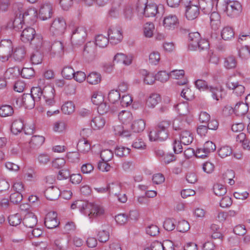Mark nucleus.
<instances>
[{"instance_id": "nucleus-1", "label": "nucleus", "mask_w": 250, "mask_h": 250, "mask_svg": "<svg viewBox=\"0 0 250 250\" xmlns=\"http://www.w3.org/2000/svg\"><path fill=\"white\" fill-rule=\"evenodd\" d=\"M71 208L72 209L78 208L82 214L91 221L103 218L106 213L105 209L102 205L83 200L75 201L71 204Z\"/></svg>"}, {"instance_id": "nucleus-2", "label": "nucleus", "mask_w": 250, "mask_h": 250, "mask_svg": "<svg viewBox=\"0 0 250 250\" xmlns=\"http://www.w3.org/2000/svg\"><path fill=\"white\" fill-rule=\"evenodd\" d=\"M32 92L37 100L41 102L42 101L45 105L52 106L55 105V90L53 86L47 85L42 89L40 87H32Z\"/></svg>"}, {"instance_id": "nucleus-3", "label": "nucleus", "mask_w": 250, "mask_h": 250, "mask_svg": "<svg viewBox=\"0 0 250 250\" xmlns=\"http://www.w3.org/2000/svg\"><path fill=\"white\" fill-rule=\"evenodd\" d=\"M31 42L32 45L37 49H40L42 47H44L46 51L52 57L60 54L63 51V46L61 42L56 41L50 45L48 42H43L42 36L41 34H36Z\"/></svg>"}, {"instance_id": "nucleus-4", "label": "nucleus", "mask_w": 250, "mask_h": 250, "mask_svg": "<svg viewBox=\"0 0 250 250\" xmlns=\"http://www.w3.org/2000/svg\"><path fill=\"white\" fill-rule=\"evenodd\" d=\"M170 123L167 121H163L159 123L155 129L150 131L149 139L151 141H163L168 137L167 129L169 127Z\"/></svg>"}, {"instance_id": "nucleus-5", "label": "nucleus", "mask_w": 250, "mask_h": 250, "mask_svg": "<svg viewBox=\"0 0 250 250\" xmlns=\"http://www.w3.org/2000/svg\"><path fill=\"white\" fill-rule=\"evenodd\" d=\"M222 10L228 16L234 17L239 15L242 12V7L238 1H225L223 5Z\"/></svg>"}, {"instance_id": "nucleus-6", "label": "nucleus", "mask_w": 250, "mask_h": 250, "mask_svg": "<svg viewBox=\"0 0 250 250\" xmlns=\"http://www.w3.org/2000/svg\"><path fill=\"white\" fill-rule=\"evenodd\" d=\"M66 22L62 17H57L54 19L50 27V32L55 36L62 35L66 29Z\"/></svg>"}, {"instance_id": "nucleus-7", "label": "nucleus", "mask_w": 250, "mask_h": 250, "mask_svg": "<svg viewBox=\"0 0 250 250\" xmlns=\"http://www.w3.org/2000/svg\"><path fill=\"white\" fill-rule=\"evenodd\" d=\"M13 44L10 40H2L0 42V61L5 62L13 53Z\"/></svg>"}, {"instance_id": "nucleus-8", "label": "nucleus", "mask_w": 250, "mask_h": 250, "mask_svg": "<svg viewBox=\"0 0 250 250\" xmlns=\"http://www.w3.org/2000/svg\"><path fill=\"white\" fill-rule=\"evenodd\" d=\"M162 24L165 30L173 31L179 27V21L176 15L170 14L164 17Z\"/></svg>"}, {"instance_id": "nucleus-9", "label": "nucleus", "mask_w": 250, "mask_h": 250, "mask_svg": "<svg viewBox=\"0 0 250 250\" xmlns=\"http://www.w3.org/2000/svg\"><path fill=\"white\" fill-rule=\"evenodd\" d=\"M86 37L87 31L84 27H77L72 31L71 40L76 43L81 44L84 42Z\"/></svg>"}, {"instance_id": "nucleus-10", "label": "nucleus", "mask_w": 250, "mask_h": 250, "mask_svg": "<svg viewBox=\"0 0 250 250\" xmlns=\"http://www.w3.org/2000/svg\"><path fill=\"white\" fill-rule=\"evenodd\" d=\"M53 14L52 4L50 2H45L41 4L38 16L42 20L45 21L50 19Z\"/></svg>"}, {"instance_id": "nucleus-11", "label": "nucleus", "mask_w": 250, "mask_h": 250, "mask_svg": "<svg viewBox=\"0 0 250 250\" xmlns=\"http://www.w3.org/2000/svg\"><path fill=\"white\" fill-rule=\"evenodd\" d=\"M108 36L109 41L113 44H118L123 39L122 32L118 27L110 28L108 31Z\"/></svg>"}, {"instance_id": "nucleus-12", "label": "nucleus", "mask_w": 250, "mask_h": 250, "mask_svg": "<svg viewBox=\"0 0 250 250\" xmlns=\"http://www.w3.org/2000/svg\"><path fill=\"white\" fill-rule=\"evenodd\" d=\"M200 14V6L198 2L186 6V17L188 20H193Z\"/></svg>"}, {"instance_id": "nucleus-13", "label": "nucleus", "mask_w": 250, "mask_h": 250, "mask_svg": "<svg viewBox=\"0 0 250 250\" xmlns=\"http://www.w3.org/2000/svg\"><path fill=\"white\" fill-rule=\"evenodd\" d=\"M227 110H231L238 116H242L247 113L249 107L245 103L242 102L237 103L233 109L229 106H225L224 112L225 113Z\"/></svg>"}, {"instance_id": "nucleus-14", "label": "nucleus", "mask_w": 250, "mask_h": 250, "mask_svg": "<svg viewBox=\"0 0 250 250\" xmlns=\"http://www.w3.org/2000/svg\"><path fill=\"white\" fill-rule=\"evenodd\" d=\"M60 222L57 219V214L55 212H48L45 217L44 224L46 228L52 229L57 227Z\"/></svg>"}, {"instance_id": "nucleus-15", "label": "nucleus", "mask_w": 250, "mask_h": 250, "mask_svg": "<svg viewBox=\"0 0 250 250\" xmlns=\"http://www.w3.org/2000/svg\"><path fill=\"white\" fill-rule=\"evenodd\" d=\"M133 57L131 55H126L122 53H117L113 58V62L123 64L125 66L130 65L132 62Z\"/></svg>"}, {"instance_id": "nucleus-16", "label": "nucleus", "mask_w": 250, "mask_h": 250, "mask_svg": "<svg viewBox=\"0 0 250 250\" xmlns=\"http://www.w3.org/2000/svg\"><path fill=\"white\" fill-rule=\"evenodd\" d=\"M21 101L25 108L32 109L35 106L36 102H40L34 96L32 92V88L30 94H23L22 96Z\"/></svg>"}, {"instance_id": "nucleus-17", "label": "nucleus", "mask_w": 250, "mask_h": 250, "mask_svg": "<svg viewBox=\"0 0 250 250\" xmlns=\"http://www.w3.org/2000/svg\"><path fill=\"white\" fill-rule=\"evenodd\" d=\"M226 86L228 88L233 90L234 94L237 96H241L245 92V87L238 81H229Z\"/></svg>"}, {"instance_id": "nucleus-18", "label": "nucleus", "mask_w": 250, "mask_h": 250, "mask_svg": "<svg viewBox=\"0 0 250 250\" xmlns=\"http://www.w3.org/2000/svg\"><path fill=\"white\" fill-rule=\"evenodd\" d=\"M35 30L32 27L25 28L21 35V39L24 42H30L36 35Z\"/></svg>"}, {"instance_id": "nucleus-19", "label": "nucleus", "mask_w": 250, "mask_h": 250, "mask_svg": "<svg viewBox=\"0 0 250 250\" xmlns=\"http://www.w3.org/2000/svg\"><path fill=\"white\" fill-rule=\"evenodd\" d=\"M223 88L221 85H209L207 91L211 93L212 99L216 101L222 98Z\"/></svg>"}, {"instance_id": "nucleus-20", "label": "nucleus", "mask_w": 250, "mask_h": 250, "mask_svg": "<svg viewBox=\"0 0 250 250\" xmlns=\"http://www.w3.org/2000/svg\"><path fill=\"white\" fill-rule=\"evenodd\" d=\"M44 195L47 199L55 200L61 195V190L56 187H50L45 190Z\"/></svg>"}, {"instance_id": "nucleus-21", "label": "nucleus", "mask_w": 250, "mask_h": 250, "mask_svg": "<svg viewBox=\"0 0 250 250\" xmlns=\"http://www.w3.org/2000/svg\"><path fill=\"white\" fill-rule=\"evenodd\" d=\"M105 123V118L104 117L98 115L92 119L91 126L94 130H100L104 126Z\"/></svg>"}, {"instance_id": "nucleus-22", "label": "nucleus", "mask_w": 250, "mask_h": 250, "mask_svg": "<svg viewBox=\"0 0 250 250\" xmlns=\"http://www.w3.org/2000/svg\"><path fill=\"white\" fill-rule=\"evenodd\" d=\"M37 218L32 212L27 213L23 220L24 225L30 229H32L37 223Z\"/></svg>"}, {"instance_id": "nucleus-23", "label": "nucleus", "mask_w": 250, "mask_h": 250, "mask_svg": "<svg viewBox=\"0 0 250 250\" xmlns=\"http://www.w3.org/2000/svg\"><path fill=\"white\" fill-rule=\"evenodd\" d=\"M201 39V36L198 32L190 33L188 35V48L191 50H196V46Z\"/></svg>"}, {"instance_id": "nucleus-24", "label": "nucleus", "mask_w": 250, "mask_h": 250, "mask_svg": "<svg viewBox=\"0 0 250 250\" xmlns=\"http://www.w3.org/2000/svg\"><path fill=\"white\" fill-rule=\"evenodd\" d=\"M210 24L211 28L214 30H217L220 27L221 25V17L218 12L214 11L210 13Z\"/></svg>"}, {"instance_id": "nucleus-25", "label": "nucleus", "mask_w": 250, "mask_h": 250, "mask_svg": "<svg viewBox=\"0 0 250 250\" xmlns=\"http://www.w3.org/2000/svg\"><path fill=\"white\" fill-rule=\"evenodd\" d=\"M180 140L183 145H188L193 140V135L189 130L182 131L180 134Z\"/></svg>"}, {"instance_id": "nucleus-26", "label": "nucleus", "mask_w": 250, "mask_h": 250, "mask_svg": "<svg viewBox=\"0 0 250 250\" xmlns=\"http://www.w3.org/2000/svg\"><path fill=\"white\" fill-rule=\"evenodd\" d=\"M22 17L25 21L34 22L38 17V12L34 8H29L22 14Z\"/></svg>"}, {"instance_id": "nucleus-27", "label": "nucleus", "mask_w": 250, "mask_h": 250, "mask_svg": "<svg viewBox=\"0 0 250 250\" xmlns=\"http://www.w3.org/2000/svg\"><path fill=\"white\" fill-rule=\"evenodd\" d=\"M101 80V75L96 72L90 73L86 77L87 82L91 85L98 84L100 83Z\"/></svg>"}, {"instance_id": "nucleus-28", "label": "nucleus", "mask_w": 250, "mask_h": 250, "mask_svg": "<svg viewBox=\"0 0 250 250\" xmlns=\"http://www.w3.org/2000/svg\"><path fill=\"white\" fill-rule=\"evenodd\" d=\"M145 11L143 15L147 17H153L158 13V6L155 3H147Z\"/></svg>"}, {"instance_id": "nucleus-29", "label": "nucleus", "mask_w": 250, "mask_h": 250, "mask_svg": "<svg viewBox=\"0 0 250 250\" xmlns=\"http://www.w3.org/2000/svg\"><path fill=\"white\" fill-rule=\"evenodd\" d=\"M118 119L124 124L129 123L133 119L132 113L127 110H122L118 114Z\"/></svg>"}, {"instance_id": "nucleus-30", "label": "nucleus", "mask_w": 250, "mask_h": 250, "mask_svg": "<svg viewBox=\"0 0 250 250\" xmlns=\"http://www.w3.org/2000/svg\"><path fill=\"white\" fill-rule=\"evenodd\" d=\"M77 148L80 152L86 153L91 149V145L87 140L83 138L78 142Z\"/></svg>"}, {"instance_id": "nucleus-31", "label": "nucleus", "mask_w": 250, "mask_h": 250, "mask_svg": "<svg viewBox=\"0 0 250 250\" xmlns=\"http://www.w3.org/2000/svg\"><path fill=\"white\" fill-rule=\"evenodd\" d=\"M160 101V96L156 93L151 94L146 100V105L149 108H154Z\"/></svg>"}, {"instance_id": "nucleus-32", "label": "nucleus", "mask_w": 250, "mask_h": 250, "mask_svg": "<svg viewBox=\"0 0 250 250\" xmlns=\"http://www.w3.org/2000/svg\"><path fill=\"white\" fill-rule=\"evenodd\" d=\"M131 129L133 132L139 133L143 131L146 127V123L142 119L135 120L131 125Z\"/></svg>"}, {"instance_id": "nucleus-33", "label": "nucleus", "mask_w": 250, "mask_h": 250, "mask_svg": "<svg viewBox=\"0 0 250 250\" xmlns=\"http://www.w3.org/2000/svg\"><path fill=\"white\" fill-rule=\"evenodd\" d=\"M154 30L155 26L152 22H146L143 26V33L144 36L147 38L152 37Z\"/></svg>"}, {"instance_id": "nucleus-34", "label": "nucleus", "mask_w": 250, "mask_h": 250, "mask_svg": "<svg viewBox=\"0 0 250 250\" xmlns=\"http://www.w3.org/2000/svg\"><path fill=\"white\" fill-rule=\"evenodd\" d=\"M222 38L225 40H230L234 38V32L233 29L229 26L224 27L221 32Z\"/></svg>"}, {"instance_id": "nucleus-35", "label": "nucleus", "mask_w": 250, "mask_h": 250, "mask_svg": "<svg viewBox=\"0 0 250 250\" xmlns=\"http://www.w3.org/2000/svg\"><path fill=\"white\" fill-rule=\"evenodd\" d=\"M91 100L94 104L98 105L104 101V97L101 91H96L93 92Z\"/></svg>"}, {"instance_id": "nucleus-36", "label": "nucleus", "mask_w": 250, "mask_h": 250, "mask_svg": "<svg viewBox=\"0 0 250 250\" xmlns=\"http://www.w3.org/2000/svg\"><path fill=\"white\" fill-rule=\"evenodd\" d=\"M67 128L66 122L63 120H59L55 122L53 126V130L57 133H63L65 132Z\"/></svg>"}, {"instance_id": "nucleus-37", "label": "nucleus", "mask_w": 250, "mask_h": 250, "mask_svg": "<svg viewBox=\"0 0 250 250\" xmlns=\"http://www.w3.org/2000/svg\"><path fill=\"white\" fill-rule=\"evenodd\" d=\"M176 108L180 116H187L190 113L189 105L187 102L178 104L176 106Z\"/></svg>"}, {"instance_id": "nucleus-38", "label": "nucleus", "mask_w": 250, "mask_h": 250, "mask_svg": "<svg viewBox=\"0 0 250 250\" xmlns=\"http://www.w3.org/2000/svg\"><path fill=\"white\" fill-rule=\"evenodd\" d=\"M123 0H113L112 6L110 10V14L111 16H116L118 15L121 10V6Z\"/></svg>"}, {"instance_id": "nucleus-39", "label": "nucleus", "mask_w": 250, "mask_h": 250, "mask_svg": "<svg viewBox=\"0 0 250 250\" xmlns=\"http://www.w3.org/2000/svg\"><path fill=\"white\" fill-rule=\"evenodd\" d=\"M237 65V61L235 57L229 56L224 59V66L227 69L235 68Z\"/></svg>"}, {"instance_id": "nucleus-40", "label": "nucleus", "mask_w": 250, "mask_h": 250, "mask_svg": "<svg viewBox=\"0 0 250 250\" xmlns=\"http://www.w3.org/2000/svg\"><path fill=\"white\" fill-rule=\"evenodd\" d=\"M23 128V124L21 120H15L13 122L11 127V132L14 134L20 133Z\"/></svg>"}, {"instance_id": "nucleus-41", "label": "nucleus", "mask_w": 250, "mask_h": 250, "mask_svg": "<svg viewBox=\"0 0 250 250\" xmlns=\"http://www.w3.org/2000/svg\"><path fill=\"white\" fill-rule=\"evenodd\" d=\"M109 41L108 38L102 34L98 35L95 37V44L100 48L105 47Z\"/></svg>"}, {"instance_id": "nucleus-42", "label": "nucleus", "mask_w": 250, "mask_h": 250, "mask_svg": "<svg viewBox=\"0 0 250 250\" xmlns=\"http://www.w3.org/2000/svg\"><path fill=\"white\" fill-rule=\"evenodd\" d=\"M75 105L71 101L65 103L62 106V110L65 114H71L75 111Z\"/></svg>"}, {"instance_id": "nucleus-43", "label": "nucleus", "mask_w": 250, "mask_h": 250, "mask_svg": "<svg viewBox=\"0 0 250 250\" xmlns=\"http://www.w3.org/2000/svg\"><path fill=\"white\" fill-rule=\"evenodd\" d=\"M44 138L42 136L35 135L32 137L30 142V146L38 147L41 146L44 142Z\"/></svg>"}, {"instance_id": "nucleus-44", "label": "nucleus", "mask_w": 250, "mask_h": 250, "mask_svg": "<svg viewBox=\"0 0 250 250\" xmlns=\"http://www.w3.org/2000/svg\"><path fill=\"white\" fill-rule=\"evenodd\" d=\"M14 113V110L11 105H3L0 107V116L6 117L12 116Z\"/></svg>"}, {"instance_id": "nucleus-45", "label": "nucleus", "mask_w": 250, "mask_h": 250, "mask_svg": "<svg viewBox=\"0 0 250 250\" xmlns=\"http://www.w3.org/2000/svg\"><path fill=\"white\" fill-rule=\"evenodd\" d=\"M238 56L242 60H247L250 58V46H243L238 49Z\"/></svg>"}, {"instance_id": "nucleus-46", "label": "nucleus", "mask_w": 250, "mask_h": 250, "mask_svg": "<svg viewBox=\"0 0 250 250\" xmlns=\"http://www.w3.org/2000/svg\"><path fill=\"white\" fill-rule=\"evenodd\" d=\"M130 151V148L122 146H117L115 149V154L120 157L127 156Z\"/></svg>"}, {"instance_id": "nucleus-47", "label": "nucleus", "mask_w": 250, "mask_h": 250, "mask_svg": "<svg viewBox=\"0 0 250 250\" xmlns=\"http://www.w3.org/2000/svg\"><path fill=\"white\" fill-rule=\"evenodd\" d=\"M96 52L95 44L91 42L86 44L84 48V54L87 57L93 56Z\"/></svg>"}, {"instance_id": "nucleus-48", "label": "nucleus", "mask_w": 250, "mask_h": 250, "mask_svg": "<svg viewBox=\"0 0 250 250\" xmlns=\"http://www.w3.org/2000/svg\"><path fill=\"white\" fill-rule=\"evenodd\" d=\"M25 50L23 47H19L15 49L13 52V57L15 60L18 61H21L24 57Z\"/></svg>"}, {"instance_id": "nucleus-49", "label": "nucleus", "mask_w": 250, "mask_h": 250, "mask_svg": "<svg viewBox=\"0 0 250 250\" xmlns=\"http://www.w3.org/2000/svg\"><path fill=\"white\" fill-rule=\"evenodd\" d=\"M108 188L110 193L115 196L121 192L122 185L120 183H112L108 185Z\"/></svg>"}, {"instance_id": "nucleus-50", "label": "nucleus", "mask_w": 250, "mask_h": 250, "mask_svg": "<svg viewBox=\"0 0 250 250\" xmlns=\"http://www.w3.org/2000/svg\"><path fill=\"white\" fill-rule=\"evenodd\" d=\"M147 0H138L135 5V9L139 15H143L145 13V8Z\"/></svg>"}, {"instance_id": "nucleus-51", "label": "nucleus", "mask_w": 250, "mask_h": 250, "mask_svg": "<svg viewBox=\"0 0 250 250\" xmlns=\"http://www.w3.org/2000/svg\"><path fill=\"white\" fill-rule=\"evenodd\" d=\"M143 75L144 76V82L146 84H152L156 80V76L155 77L153 74L145 70L143 71Z\"/></svg>"}, {"instance_id": "nucleus-52", "label": "nucleus", "mask_w": 250, "mask_h": 250, "mask_svg": "<svg viewBox=\"0 0 250 250\" xmlns=\"http://www.w3.org/2000/svg\"><path fill=\"white\" fill-rule=\"evenodd\" d=\"M160 59V53L158 51H153L149 55V62L152 65H157Z\"/></svg>"}, {"instance_id": "nucleus-53", "label": "nucleus", "mask_w": 250, "mask_h": 250, "mask_svg": "<svg viewBox=\"0 0 250 250\" xmlns=\"http://www.w3.org/2000/svg\"><path fill=\"white\" fill-rule=\"evenodd\" d=\"M121 98L120 94L117 90H112L108 94V99L112 104H116Z\"/></svg>"}, {"instance_id": "nucleus-54", "label": "nucleus", "mask_w": 250, "mask_h": 250, "mask_svg": "<svg viewBox=\"0 0 250 250\" xmlns=\"http://www.w3.org/2000/svg\"><path fill=\"white\" fill-rule=\"evenodd\" d=\"M213 192L216 195L221 196L226 193L227 189L224 185L220 184H216L213 186Z\"/></svg>"}, {"instance_id": "nucleus-55", "label": "nucleus", "mask_w": 250, "mask_h": 250, "mask_svg": "<svg viewBox=\"0 0 250 250\" xmlns=\"http://www.w3.org/2000/svg\"><path fill=\"white\" fill-rule=\"evenodd\" d=\"M21 220L22 218L18 213L11 215L8 217L9 223L13 226H16L20 224Z\"/></svg>"}, {"instance_id": "nucleus-56", "label": "nucleus", "mask_w": 250, "mask_h": 250, "mask_svg": "<svg viewBox=\"0 0 250 250\" xmlns=\"http://www.w3.org/2000/svg\"><path fill=\"white\" fill-rule=\"evenodd\" d=\"M74 70L71 67L65 66L62 71V76L66 79H71L74 74Z\"/></svg>"}, {"instance_id": "nucleus-57", "label": "nucleus", "mask_w": 250, "mask_h": 250, "mask_svg": "<svg viewBox=\"0 0 250 250\" xmlns=\"http://www.w3.org/2000/svg\"><path fill=\"white\" fill-rule=\"evenodd\" d=\"M61 8L64 11L68 10L73 5V0H57Z\"/></svg>"}, {"instance_id": "nucleus-58", "label": "nucleus", "mask_w": 250, "mask_h": 250, "mask_svg": "<svg viewBox=\"0 0 250 250\" xmlns=\"http://www.w3.org/2000/svg\"><path fill=\"white\" fill-rule=\"evenodd\" d=\"M218 153L219 156L224 158L230 155L232 153V150L230 147L228 146H224L221 147L218 150Z\"/></svg>"}, {"instance_id": "nucleus-59", "label": "nucleus", "mask_w": 250, "mask_h": 250, "mask_svg": "<svg viewBox=\"0 0 250 250\" xmlns=\"http://www.w3.org/2000/svg\"><path fill=\"white\" fill-rule=\"evenodd\" d=\"M21 14H20L19 17H16L13 22V26L16 30H19L22 28L24 19L21 17Z\"/></svg>"}, {"instance_id": "nucleus-60", "label": "nucleus", "mask_w": 250, "mask_h": 250, "mask_svg": "<svg viewBox=\"0 0 250 250\" xmlns=\"http://www.w3.org/2000/svg\"><path fill=\"white\" fill-rule=\"evenodd\" d=\"M190 228L188 222L185 220H181L178 222L177 229L181 232H186Z\"/></svg>"}, {"instance_id": "nucleus-61", "label": "nucleus", "mask_w": 250, "mask_h": 250, "mask_svg": "<svg viewBox=\"0 0 250 250\" xmlns=\"http://www.w3.org/2000/svg\"><path fill=\"white\" fill-rule=\"evenodd\" d=\"M101 158L103 161H109L113 157L112 151L109 149H104L101 152Z\"/></svg>"}, {"instance_id": "nucleus-62", "label": "nucleus", "mask_w": 250, "mask_h": 250, "mask_svg": "<svg viewBox=\"0 0 250 250\" xmlns=\"http://www.w3.org/2000/svg\"><path fill=\"white\" fill-rule=\"evenodd\" d=\"M169 78V75L165 71H159L156 75V80L164 83L167 82Z\"/></svg>"}, {"instance_id": "nucleus-63", "label": "nucleus", "mask_w": 250, "mask_h": 250, "mask_svg": "<svg viewBox=\"0 0 250 250\" xmlns=\"http://www.w3.org/2000/svg\"><path fill=\"white\" fill-rule=\"evenodd\" d=\"M175 221L173 219H166L163 224L164 228L167 231H171L175 228Z\"/></svg>"}, {"instance_id": "nucleus-64", "label": "nucleus", "mask_w": 250, "mask_h": 250, "mask_svg": "<svg viewBox=\"0 0 250 250\" xmlns=\"http://www.w3.org/2000/svg\"><path fill=\"white\" fill-rule=\"evenodd\" d=\"M181 95L183 98L187 100H190L194 97L192 90L188 87L184 88L181 92Z\"/></svg>"}]
</instances>
